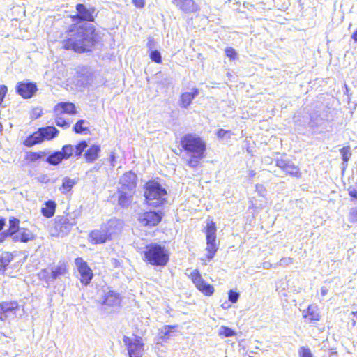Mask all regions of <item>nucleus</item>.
<instances>
[{
    "mask_svg": "<svg viewBox=\"0 0 357 357\" xmlns=\"http://www.w3.org/2000/svg\"><path fill=\"white\" fill-rule=\"evenodd\" d=\"M61 40L62 48L78 54L91 52L101 43V38L93 24L86 23L70 24Z\"/></svg>",
    "mask_w": 357,
    "mask_h": 357,
    "instance_id": "1",
    "label": "nucleus"
},
{
    "mask_svg": "<svg viewBox=\"0 0 357 357\" xmlns=\"http://www.w3.org/2000/svg\"><path fill=\"white\" fill-rule=\"evenodd\" d=\"M181 153H184L185 165L192 169L201 167L202 160L206 156V140L192 132L183 135L178 141Z\"/></svg>",
    "mask_w": 357,
    "mask_h": 357,
    "instance_id": "2",
    "label": "nucleus"
},
{
    "mask_svg": "<svg viewBox=\"0 0 357 357\" xmlns=\"http://www.w3.org/2000/svg\"><path fill=\"white\" fill-rule=\"evenodd\" d=\"M122 228L123 223L120 220L112 218L99 229L91 231L89 234V241L92 245L105 243L112 241L114 236L120 234Z\"/></svg>",
    "mask_w": 357,
    "mask_h": 357,
    "instance_id": "3",
    "label": "nucleus"
},
{
    "mask_svg": "<svg viewBox=\"0 0 357 357\" xmlns=\"http://www.w3.org/2000/svg\"><path fill=\"white\" fill-rule=\"evenodd\" d=\"M142 255L144 261L153 267H165L170 260L169 250L158 243L146 245Z\"/></svg>",
    "mask_w": 357,
    "mask_h": 357,
    "instance_id": "4",
    "label": "nucleus"
},
{
    "mask_svg": "<svg viewBox=\"0 0 357 357\" xmlns=\"http://www.w3.org/2000/svg\"><path fill=\"white\" fill-rule=\"evenodd\" d=\"M144 197L146 203L153 207H158L165 202L167 191L155 181H149L144 184Z\"/></svg>",
    "mask_w": 357,
    "mask_h": 357,
    "instance_id": "5",
    "label": "nucleus"
},
{
    "mask_svg": "<svg viewBox=\"0 0 357 357\" xmlns=\"http://www.w3.org/2000/svg\"><path fill=\"white\" fill-rule=\"evenodd\" d=\"M54 121L57 126L63 129L70 127V122L62 117L63 115L73 116L78 114L77 107L72 102H59L53 108Z\"/></svg>",
    "mask_w": 357,
    "mask_h": 357,
    "instance_id": "6",
    "label": "nucleus"
},
{
    "mask_svg": "<svg viewBox=\"0 0 357 357\" xmlns=\"http://www.w3.org/2000/svg\"><path fill=\"white\" fill-rule=\"evenodd\" d=\"M73 225L74 222L68 214L57 215L54 219L52 235L55 237H63L70 232Z\"/></svg>",
    "mask_w": 357,
    "mask_h": 357,
    "instance_id": "7",
    "label": "nucleus"
},
{
    "mask_svg": "<svg viewBox=\"0 0 357 357\" xmlns=\"http://www.w3.org/2000/svg\"><path fill=\"white\" fill-rule=\"evenodd\" d=\"M123 343L126 346L129 357H142L144 354V342L140 336H135L131 339L128 336H123Z\"/></svg>",
    "mask_w": 357,
    "mask_h": 357,
    "instance_id": "8",
    "label": "nucleus"
},
{
    "mask_svg": "<svg viewBox=\"0 0 357 357\" xmlns=\"http://www.w3.org/2000/svg\"><path fill=\"white\" fill-rule=\"evenodd\" d=\"M75 9L77 14L70 16L72 21L94 22L98 13L95 7H87L80 3L75 6Z\"/></svg>",
    "mask_w": 357,
    "mask_h": 357,
    "instance_id": "9",
    "label": "nucleus"
},
{
    "mask_svg": "<svg viewBox=\"0 0 357 357\" xmlns=\"http://www.w3.org/2000/svg\"><path fill=\"white\" fill-rule=\"evenodd\" d=\"M188 277L197 289L202 293L204 296H211L214 294V287L212 284H208L203 279L199 270H193Z\"/></svg>",
    "mask_w": 357,
    "mask_h": 357,
    "instance_id": "10",
    "label": "nucleus"
},
{
    "mask_svg": "<svg viewBox=\"0 0 357 357\" xmlns=\"http://www.w3.org/2000/svg\"><path fill=\"white\" fill-rule=\"evenodd\" d=\"M75 264L79 274V282L83 286H88L93 278V273L87 262L82 257L75 259Z\"/></svg>",
    "mask_w": 357,
    "mask_h": 357,
    "instance_id": "11",
    "label": "nucleus"
},
{
    "mask_svg": "<svg viewBox=\"0 0 357 357\" xmlns=\"http://www.w3.org/2000/svg\"><path fill=\"white\" fill-rule=\"evenodd\" d=\"M163 214L160 211H147L140 213L137 220L144 227L151 228L157 226L162 219Z\"/></svg>",
    "mask_w": 357,
    "mask_h": 357,
    "instance_id": "12",
    "label": "nucleus"
},
{
    "mask_svg": "<svg viewBox=\"0 0 357 357\" xmlns=\"http://www.w3.org/2000/svg\"><path fill=\"white\" fill-rule=\"evenodd\" d=\"M38 90L36 82L28 79L18 82L15 86V92L23 99H30L33 98Z\"/></svg>",
    "mask_w": 357,
    "mask_h": 357,
    "instance_id": "13",
    "label": "nucleus"
},
{
    "mask_svg": "<svg viewBox=\"0 0 357 357\" xmlns=\"http://www.w3.org/2000/svg\"><path fill=\"white\" fill-rule=\"evenodd\" d=\"M275 166L283 171L286 175L295 178H301L302 172L298 165L290 160L280 158L275 160Z\"/></svg>",
    "mask_w": 357,
    "mask_h": 357,
    "instance_id": "14",
    "label": "nucleus"
},
{
    "mask_svg": "<svg viewBox=\"0 0 357 357\" xmlns=\"http://www.w3.org/2000/svg\"><path fill=\"white\" fill-rule=\"evenodd\" d=\"M302 316L305 323L312 326H317L322 318L319 308L315 304H310L306 309L303 310Z\"/></svg>",
    "mask_w": 357,
    "mask_h": 357,
    "instance_id": "15",
    "label": "nucleus"
},
{
    "mask_svg": "<svg viewBox=\"0 0 357 357\" xmlns=\"http://www.w3.org/2000/svg\"><path fill=\"white\" fill-rule=\"evenodd\" d=\"M137 176L132 171L125 172L119 179V187L121 190L136 192Z\"/></svg>",
    "mask_w": 357,
    "mask_h": 357,
    "instance_id": "16",
    "label": "nucleus"
},
{
    "mask_svg": "<svg viewBox=\"0 0 357 357\" xmlns=\"http://www.w3.org/2000/svg\"><path fill=\"white\" fill-rule=\"evenodd\" d=\"M20 308L16 300L3 301L0 302V320L5 321L10 314H15Z\"/></svg>",
    "mask_w": 357,
    "mask_h": 357,
    "instance_id": "17",
    "label": "nucleus"
},
{
    "mask_svg": "<svg viewBox=\"0 0 357 357\" xmlns=\"http://www.w3.org/2000/svg\"><path fill=\"white\" fill-rule=\"evenodd\" d=\"M199 93V90L197 87L192 89L191 91H185L181 93L179 96V105L181 108H188L192 102L195 97Z\"/></svg>",
    "mask_w": 357,
    "mask_h": 357,
    "instance_id": "18",
    "label": "nucleus"
},
{
    "mask_svg": "<svg viewBox=\"0 0 357 357\" xmlns=\"http://www.w3.org/2000/svg\"><path fill=\"white\" fill-rule=\"evenodd\" d=\"M172 2L184 13H195L199 10V6L194 0H172Z\"/></svg>",
    "mask_w": 357,
    "mask_h": 357,
    "instance_id": "19",
    "label": "nucleus"
},
{
    "mask_svg": "<svg viewBox=\"0 0 357 357\" xmlns=\"http://www.w3.org/2000/svg\"><path fill=\"white\" fill-rule=\"evenodd\" d=\"M118 204L122 208L128 207L132 202L135 191L117 190Z\"/></svg>",
    "mask_w": 357,
    "mask_h": 357,
    "instance_id": "20",
    "label": "nucleus"
},
{
    "mask_svg": "<svg viewBox=\"0 0 357 357\" xmlns=\"http://www.w3.org/2000/svg\"><path fill=\"white\" fill-rule=\"evenodd\" d=\"M121 298L119 293L109 290L106 292L102 298V305L108 307L119 306L121 303Z\"/></svg>",
    "mask_w": 357,
    "mask_h": 357,
    "instance_id": "21",
    "label": "nucleus"
},
{
    "mask_svg": "<svg viewBox=\"0 0 357 357\" xmlns=\"http://www.w3.org/2000/svg\"><path fill=\"white\" fill-rule=\"evenodd\" d=\"M206 254L202 261H211L218 250V244L216 242V239H206Z\"/></svg>",
    "mask_w": 357,
    "mask_h": 357,
    "instance_id": "22",
    "label": "nucleus"
},
{
    "mask_svg": "<svg viewBox=\"0 0 357 357\" xmlns=\"http://www.w3.org/2000/svg\"><path fill=\"white\" fill-rule=\"evenodd\" d=\"M100 152V146L98 144H92L84 153V157L88 163H91L96 161Z\"/></svg>",
    "mask_w": 357,
    "mask_h": 357,
    "instance_id": "23",
    "label": "nucleus"
},
{
    "mask_svg": "<svg viewBox=\"0 0 357 357\" xmlns=\"http://www.w3.org/2000/svg\"><path fill=\"white\" fill-rule=\"evenodd\" d=\"M46 155L45 152L38 151H27L24 158V161L26 165H31L38 161L43 160Z\"/></svg>",
    "mask_w": 357,
    "mask_h": 357,
    "instance_id": "24",
    "label": "nucleus"
},
{
    "mask_svg": "<svg viewBox=\"0 0 357 357\" xmlns=\"http://www.w3.org/2000/svg\"><path fill=\"white\" fill-rule=\"evenodd\" d=\"M38 130L40 132L43 141H50L56 137L59 133V130L53 126L41 127L38 128Z\"/></svg>",
    "mask_w": 357,
    "mask_h": 357,
    "instance_id": "25",
    "label": "nucleus"
},
{
    "mask_svg": "<svg viewBox=\"0 0 357 357\" xmlns=\"http://www.w3.org/2000/svg\"><path fill=\"white\" fill-rule=\"evenodd\" d=\"M56 203L52 199L45 202L41 208V213L47 218L53 217L56 209Z\"/></svg>",
    "mask_w": 357,
    "mask_h": 357,
    "instance_id": "26",
    "label": "nucleus"
},
{
    "mask_svg": "<svg viewBox=\"0 0 357 357\" xmlns=\"http://www.w3.org/2000/svg\"><path fill=\"white\" fill-rule=\"evenodd\" d=\"M43 139L39 130L29 135L23 142V144L26 147H32L36 144L42 143Z\"/></svg>",
    "mask_w": 357,
    "mask_h": 357,
    "instance_id": "27",
    "label": "nucleus"
},
{
    "mask_svg": "<svg viewBox=\"0 0 357 357\" xmlns=\"http://www.w3.org/2000/svg\"><path fill=\"white\" fill-rule=\"evenodd\" d=\"M68 264L66 261H63L52 271L51 278L52 280H56L59 277L66 275L68 273Z\"/></svg>",
    "mask_w": 357,
    "mask_h": 357,
    "instance_id": "28",
    "label": "nucleus"
},
{
    "mask_svg": "<svg viewBox=\"0 0 357 357\" xmlns=\"http://www.w3.org/2000/svg\"><path fill=\"white\" fill-rule=\"evenodd\" d=\"M73 131L75 134H88L90 129L84 119H79L73 126Z\"/></svg>",
    "mask_w": 357,
    "mask_h": 357,
    "instance_id": "29",
    "label": "nucleus"
},
{
    "mask_svg": "<svg viewBox=\"0 0 357 357\" xmlns=\"http://www.w3.org/2000/svg\"><path fill=\"white\" fill-rule=\"evenodd\" d=\"M216 224L213 221H209L206 223L204 228L206 239H216Z\"/></svg>",
    "mask_w": 357,
    "mask_h": 357,
    "instance_id": "30",
    "label": "nucleus"
},
{
    "mask_svg": "<svg viewBox=\"0 0 357 357\" xmlns=\"http://www.w3.org/2000/svg\"><path fill=\"white\" fill-rule=\"evenodd\" d=\"M35 238L33 234L28 229H23L22 231L15 237V241L26 243L33 240Z\"/></svg>",
    "mask_w": 357,
    "mask_h": 357,
    "instance_id": "31",
    "label": "nucleus"
},
{
    "mask_svg": "<svg viewBox=\"0 0 357 357\" xmlns=\"http://www.w3.org/2000/svg\"><path fill=\"white\" fill-rule=\"evenodd\" d=\"M13 259V255L8 252L0 255V271L4 272Z\"/></svg>",
    "mask_w": 357,
    "mask_h": 357,
    "instance_id": "32",
    "label": "nucleus"
},
{
    "mask_svg": "<svg viewBox=\"0 0 357 357\" xmlns=\"http://www.w3.org/2000/svg\"><path fill=\"white\" fill-rule=\"evenodd\" d=\"M63 160H65L63 155L61 154L60 151H54L52 154H50L47 158L46 161L52 165H59L62 162Z\"/></svg>",
    "mask_w": 357,
    "mask_h": 357,
    "instance_id": "33",
    "label": "nucleus"
},
{
    "mask_svg": "<svg viewBox=\"0 0 357 357\" xmlns=\"http://www.w3.org/2000/svg\"><path fill=\"white\" fill-rule=\"evenodd\" d=\"M20 220L15 217L9 219V227L6 235L13 236L19 230Z\"/></svg>",
    "mask_w": 357,
    "mask_h": 357,
    "instance_id": "34",
    "label": "nucleus"
},
{
    "mask_svg": "<svg viewBox=\"0 0 357 357\" xmlns=\"http://www.w3.org/2000/svg\"><path fill=\"white\" fill-rule=\"evenodd\" d=\"M76 181L74 179H72L68 177H65L62 181L61 186L60 187V190L63 193H67L71 190L73 186L75 185Z\"/></svg>",
    "mask_w": 357,
    "mask_h": 357,
    "instance_id": "35",
    "label": "nucleus"
},
{
    "mask_svg": "<svg viewBox=\"0 0 357 357\" xmlns=\"http://www.w3.org/2000/svg\"><path fill=\"white\" fill-rule=\"evenodd\" d=\"M65 160L68 159L74 155V147L72 144H65L60 151Z\"/></svg>",
    "mask_w": 357,
    "mask_h": 357,
    "instance_id": "36",
    "label": "nucleus"
},
{
    "mask_svg": "<svg viewBox=\"0 0 357 357\" xmlns=\"http://www.w3.org/2000/svg\"><path fill=\"white\" fill-rule=\"evenodd\" d=\"M87 146L88 144L85 140H82L78 142L75 147L74 155L76 157L81 156Z\"/></svg>",
    "mask_w": 357,
    "mask_h": 357,
    "instance_id": "37",
    "label": "nucleus"
},
{
    "mask_svg": "<svg viewBox=\"0 0 357 357\" xmlns=\"http://www.w3.org/2000/svg\"><path fill=\"white\" fill-rule=\"evenodd\" d=\"M340 152L342 155V159L344 163H347L350 157L351 156V148L349 146H344L340 150Z\"/></svg>",
    "mask_w": 357,
    "mask_h": 357,
    "instance_id": "38",
    "label": "nucleus"
},
{
    "mask_svg": "<svg viewBox=\"0 0 357 357\" xmlns=\"http://www.w3.org/2000/svg\"><path fill=\"white\" fill-rule=\"evenodd\" d=\"M235 331L227 326H222L219 332V335L225 337H232L235 335Z\"/></svg>",
    "mask_w": 357,
    "mask_h": 357,
    "instance_id": "39",
    "label": "nucleus"
},
{
    "mask_svg": "<svg viewBox=\"0 0 357 357\" xmlns=\"http://www.w3.org/2000/svg\"><path fill=\"white\" fill-rule=\"evenodd\" d=\"M149 56L151 61L156 63H161L162 62L161 54L158 50H152L149 54Z\"/></svg>",
    "mask_w": 357,
    "mask_h": 357,
    "instance_id": "40",
    "label": "nucleus"
},
{
    "mask_svg": "<svg viewBox=\"0 0 357 357\" xmlns=\"http://www.w3.org/2000/svg\"><path fill=\"white\" fill-rule=\"evenodd\" d=\"M231 135V132L229 130H225L220 128L216 131V136L218 139H223L225 137H229Z\"/></svg>",
    "mask_w": 357,
    "mask_h": 357,
    "instance_id": "41",
    "label": "nucleus"
},
{
    "mask_svg": "<svg viewBox=\"0 0 357 357\" xmlns=\"http://www.w3.org/2000/svg\"><path fill=\"white\" fill-rule=\"evenodd\" d=\"M225 51L226 56L229 58L230 60H235L237 59L238 54L234 48L227 47Z\"/></svg>",
    "mask_w": 357,
    "mask_h": 357,
    "instance_id": "42",
    "label": "nucleus"
},
{
    "mask_svg": "<svg viewBox=\"0 0 357 357\" xmlns=\"http://www.w3.org/2000/svg\"><path fill=\"white\" fill-rule=\"evenodd\" d=\"M299 357H312V352L309 347H301L298 351Z\"/></svg>",
    "mask_w": 357,
    "mask_h": 357,
    "instance_id": "43",
    "label": "nucleus"
},
{
    "mask_svg": "<svg viewBox=\"0 0 357 357\" xmlns=\"http://www.w3.org/2000/svg\"><path fill=\"white\" fill-rule=\"evenodd\" d=\"M347 191L349 195L352 199L357 200V183L354 185L349 186Z\"/></svg>",
    "mask_w": 357,
    "mask_h": 357,
    "instance_id": "44",
    "label": "nucleus"
},
{
    "mask_svg": "<svg viewBox=\"0 0 357 357\" xmlns=\"http://www.w3.org/2000/svg\"><path fill=\"white\" fill-rule=\"evenodd\" d=\"M229 300L234 303L237 302L238 298H239V294L236 291H234L233 290H230L228 294Z\"/></svg>",
    "mask_w": 357,
    "mask_h": 357,
    "instance_id": "45",
    "label": "nucleus"
},
{
    "mask_svg": "<svg viewBox=\"0 0 357 357\" xmlns=\"http://www.w3.org/2000/svg\"><path fill=\"white\" fill-rule=\"evenodd\" d=\"M8 93V88L6 85H0V105L2 104L4 98Z\"/></svg>",
    "mask_w": 357,
    "mask_h": 357,
    "instance_id": "46",
    "label": "nucleus"
},
{
    "mask_svg": "<svg viewBox=\"0 0 357 357\" xmlns=\"http://www.w3.org/2000/svg\"><path fill=\"white\" fill-rule=\"evenodd\" d=\"M132 3L137 9H143L146 5V0H132Z\"/></svg>",
    "mask_w": 357,
    "mask_h": 357,
    "instance_id": "47",
    "label": "nucleus"
},
{
    "mask_svg": "<svg viewBox=\"0 0 357 357\" xmlns=\"http://www.w3.org/2000/svg\"><path fill=\"white\" fill-rule=\"evenodd\" d=\"M349 220L353 222H357V208H353L349 213Z\"/></svg>",
    "mask_w": 357,
    "mask_h": 357,
    "instance_id": "48",
    "label": "nucleus"
},
{
    "mask_svg": "<svg viewBox=\"0 0 357 357\" xmlns=\"http://www.w3.org/2000/svg\"><path fill=\"white\" fill-rule=\"evenodd\" d=\"M292 261H293V259L291 257H284V258H282L280 260L281 263L285 264L292 263Z\"/></svg>",
    "mask_w": 357,
    "mask_h": 357,
    "instance_id": "49",
    "label": "nucleus"
},
{
    "mask_svg": "<svg viewBox=\"0 0 357 357\" xmlns=\"http://www.w3.org/2000/svg\"><path fill=\"white\" fill-rule=\"evenodd\" d=\"M154 45H155L154 40L153 38L149 39L148 43H147V46L149 48H152L153 47H154Z\"/></svg>",
    "mask_w": 357,
    "mask_h": 357,
    "instance_id": "50",
    "label": "nucleus"
},
{
    "mask_svg": "<svg viewBox=\"0 0 357 357\" xmlns=\"http://www.w3.org/2000/svg\"><path fill=\"white\" fill-rule=\"evenodd\" d=\"M6 224V219L4 218H0V231L3 228Z\"/></svg>",
    "mask_w": 357,
    "mask_h": 357,
    "instance_id": "51",
    "label": "nucleus"
},
{
    "mask_svg": "<svg viewBox=\"0 0 357 357\" xmlns=\"http://www.w3.org/2000/svg\"><path fill=\"white\" fill-rule=\"evenodd\" d=\"M351 38L354 42H357V29L352 33Z\"/></svg>",
    "mask_w": 357,
    "mask_h": 357,
    "instance_id": "52",
    "label": "nucleus"
},
{
    "mask_svg": "<svg viewBox=\"0 0 357 357\" xmlns=\"http://www.w3.org/2000/svg\"><path fill=\"white\" fill-rule=\"evenodd\" d=\"M174 328H175V326H169V325H168V326H165V328H167V329H168V331H167V332H168V333H169V332H170V331H171L172 329H174Z\"/></svg>",
    "mask_w": 357,
    "mask_h": 357,
    "instance_id": "53",
    "label": "nucleus"
},
{
    "mask_svg": "<svg viewBox=\"0 0 357 357\" xmlns=\"http://www.w3.org/2000/svg\"><path fill=\"white\" fill-rule=\"evenodd\" d=\"M249 176H250V177H253V176H255V172L254 170H250V171L249 172Z\"/></svg>",
    "mask_w": 357,
    "mask_h": 357,
    "instance_id": "54",
    "label": "nucleus"
},
{
    "mask_svg": "<svg viewBox=\"0 0 357 357\" xmlns=\"http://www.w3.org/2000/svg\"><path fill=\"white\" fill-rule=\"evenodd\" d=\"M6 236V235H0V243H2L4 241Z\"/></svg>",
    "mask_w": 357,
    "mask_h": 357,
    "instance_id": "55",
    "label": "nucleus"
},
{
    "mask_svg": "<svg viewBox=\"0 0 357 357\" xmlns=\"http://www.w3.org/2000/svg\"><path fill=\"white\" fill-rule=\"evenodd\" d=\"M352 315L357 318V310L354 311V312H352Z\"/></svg>",
    "mask_w": 357,
    "mask_h": 357,
    "instance_id": "56",
    "label": "nucleus"
},
{
    "mask_svg": "<svg viewBox=\"0 0 357 357\" xmlns=\"http://www.w3.org/2000/svg\"><path fill=\"white\" fill-rule=\"evenodd\" d=\"M2 131H3V125L0 122V134L2 132Z\"/></svg>",
    "mask_w": 357,
    "mask_h": 357,
    "instance_id": "57",
    "label": "nucleus"
},
{
    "mask_svg": "<svg viewBox=\"0 0 357 357\" xmlns=\"http://www.w3.org/2000/svg\"><path fill=\"white\" fill-rule=\"evenodd\" d=\"M326 294V290H324H324H322V294H323V295H325Z\"/></svg>",
    "mask_w": 357,
    "mask_h": 357,
    "instance_id": "58",
    "label": "nucleus"
}]
</instances>
